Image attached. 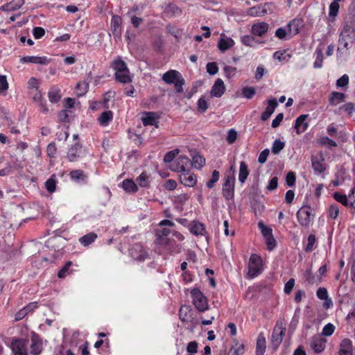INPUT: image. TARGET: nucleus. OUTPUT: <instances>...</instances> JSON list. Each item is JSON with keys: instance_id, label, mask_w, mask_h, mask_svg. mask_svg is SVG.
<instances>
[{"instance_id": "obj_1", "label": "nucleus", "mask_w": 355, "mask_h": 355, "mask_svg": "<svg viewBox=\"0 0 355 355\" xmlns=\"http://www.w3.org/2000/svg\"><path fill=\"white\" fill-rule=\"evenodd\" d=\"M111 66L115 71V77L118 81L123 83H128L132 81L127 64L121 57L115 58L112 61Z\"/></svg>"}, {"instance_id": "obj_2", "label": "nucleus", "mask_w": 355, "mask_h": 355, "mask_svg": "<svg viewBox=\"0 0 355 355\" xmlns=\"http://www.w3.org/2000/svg\"><path fill=\"white\" fill-rule=\"evenodd\" d=\"M263 270V263L261 256L257 254H251L248 262L247 277L253 279L259 275Z\"/></svg>"}, {"instance_id": "obj_3", "label": "nucleus", "mask_w": 355, "mask_h": 355, "mask_svg": "<svg viewBox=\"0 0 355 355\" xmlns=\"http://www.w3.org/2000/svg\"><path fill=\"white\" fill-rule=\"evenodd\" d=\"M286 324L284 321L276 322L271 336V344L274 349H277L281 345L286 334Z\"/></svg>"}, {"instance_id": "obj_4", "label": "nucleus", "mask_w": 355, "mask_h": 355, "mask_svg": "<svg viewBox=\"0 0 355 355\" xmlns=\"http://www.w3.org/2000/svg\"><path fill=\"white\" fill-rule=\"evenodd\" d=\"M192 302L196 309L200 312H204L209 309L207 297L198 288H193L191 291Z\"/></svg>"}, {"instance_id": "obj_5", "label": "nucleus", "mask_w": 355, "mask_h": 355, "mask_svg": "<svg viewBox=\"0 0 355 355\" xmlns=\"http://www.w3.org/2000/svg\"><path fill=\"white\" fill-rule=\"evenodd\" d=\"M235 172V166L232 165L230 171L227 174L223 184V193L226 199H230L233 196L234 178V174Z\"/></svg>"}, {"instance_id": "obj_6", "label": "nucleus", "mask_w": 355, "mask_h": 355, "mask_svg": "<svg viewBox=\"0 0 355 355\" xmlns=\"http://www.w3.org/2000/svg\"><path fill=\"white\" fill-rule=\"evenodd\" d=\"M273 7L274 5L272 3L259 4L248 9L245 14L251 17L263 16L268 13H272Z\"/></svg>"}, {"instance_id": "obj_7", "label": "nucleus", "mask_w": 355, "mask_h": 355, "mask_svg": "<svg viewBox=\"0 0 355 355\" xmlns=\"http://www.w3.org/2000/svg\"><path fill=\"white\" fill-rule=\"evenodd\" d=\"M191 168V163L189 158L186 156H179L171 166V169L181 174Z\"/></svg>"}, {"instance_id": "obj_8", "label": "nucleus", "mask_w": 355, "mask_h": 355, "mask_svg": "<svg viewBox=\"0 0 355 355\" xmlns=\"http://www.w3.org/2000/svg\"><path fill=\"white\" fill-rule=\"evenodd\" d=\"M28 341L26 339H15L10 344L14 355H28Z\"/></svg>"}, {"instance_id": "obj_9", "label": "nucleus", "mask_w": 355, "mask_h": 355, "mask_svg": "<svg viewBox=\"0 0 355 355\" xmlns=\"http://www.w3.org/2000/svg\"><path fill=\"white\" fill-rule=\"evenodd\" d=\"M297 221L303 227H309L313 218L310 206H303L297 212Z\"/></svg>"}, {"instance_id": "obj_10", "label": "nucleus", "mask_w": 355, "mask_h": 355, "mask_svg": "<svg viewBox=\"0 0 355 355\" xmlns=\"http://www.w3.org/2000/svg\"><path fill=\"white\" fill-rule=\"evenodd\" d=\"M85 155V150L83 146L79 143H76L69 149L67 153V159L70 162H76L79 158Z\"/></svg>"}, {"instance_id": "obj_11", "label": "nucleus", "mask_w": 355, "mask_h": 355, "mask_svg": "<svg viewBox=\"0 0 355 355\" xmlns=\"http://www.w3.org/2000/svg\"><path fill=\"white\" fill-rule=\"evenodd\" d=\"M235 44L234 41L225 33H221L218 41L217 46L221 53H224L232 49Z\"/></svg>"}, {"instance_id": "obj_12", "label": "nucleus", "mask_w": 355, "mask_h": 355, "mask_svg": "<svg viewBox=\"0 0 355 355\" xmlns=\"http://www.w3.org/2000/svg\"><path fill=\"white\" fill-rule=\"evenodd\" d=\"M179 180L181 184L189 187H193L197 183V176L190 170L179 174Z\"/></svg>"}, {"instance_id": "obj_13", "label": "nucleus", "mask_w": 355, "mask_h": 355, "mask_svg": "<svg viewBox=\"0 0 355 355\" xmlns=\"http://www.w3.org/2000/svg\"><path fill=\"white\" fill-rule=\"evenodd\" d=\"M308 114H301L295 121L294 128L297 135L304 132L309 128V122L306 119L309 118Z\"/></svg>"}, {"instance_id": "obj_14", "label": "nucleus", "mask_w": 355, "mask_h": 355, "mask_svg": "<svg viewBox=\"0 0 355 355\" xmlns=\"http://www.w3.org/2000/svg\"><path fill=\"white\" fill-rule=\"evenodd\" d=\"M171 231L168 228L156 229L155 234L156 236V242L157 244L163 246H166L169 244V239L168 236L170 234Z\"/></svg>"}, {"instance_id": "obj_15", "label": "nucleus", "mask_w": 355, "mask_h": 355, "mask_svg": "<svg viewBox=\"0 0 355 355\" xmlns=\"http://www.w3.org/2000/svg\"><path fill=\"white\" fill-rule=\"evenodd\" d=\"M130 253L133 259L140 261L145 260L148 256L144 247L140 243L133 245L130 250Z\"/></svg>"}, {"instance_id": "obj_16", "label": "nucleus", "mask_w": 355, "mask_h": 355, "mask_svg": "<svg viewBox=\"0 0 355 355\" xmlns=\"http://www.w3.org/2000/svg\"><path fill=\"white\" fill-rule=\"evenodd\" d=\"M354 28L349 24H345L339 35L338 40H342L343 39L346 41H349L352 44L354 43Z\"/></svg>"}, {"instance_id": "obj_17", "label": "nucleus", "mask_w": 355, "mask_h": 355, "mask_svg": "<svg viewBox=\"0 0 355 355\" xmlns=\"http://www.w3.org/2000/svg\"><path fill=\"white\" fill-rule=\"evenodd\" d=\"M20 62L46 65L51 62V59L46 56H24L20 58Z\"/></svg>"}, {"instance_id": "obj_18", "label": "nucleus", "mask_w": 355, "mask_h": 355, "mask_svg": "<svg viewBox=\"0 0 355 355\" xmlns=\"http://www.w3.org/2000/svg\"><path fill=\"white\" fill-rule=\"evenodd\" d=\"M302 25V20L299 18H295L290 21L286 27L288 31V38H292L300 32V28Z\"/></svg>"}, {"instance_id": "obj_19", "label": "nucleus", "mask_w": 355, "mask_h": 355, "mask_svg": "<svg viewBox=\"0 0 355 355\" xmlns=\"http://www.w3.org/2000/svg\"><path fill=\"white\" fill-rule=\"evenodd\" d=\"M31 94L33 96V100L34 101V102L37 103L41 112H42L43 113L48 112L49 110L46 106V101L42 97L40 92L39 90L32 91L31 92Z\"/></svg>"}, {"instance_id": "obj_20", "label": "nucleus", "mask_w": 355, "mask_h": 355, "mask_svg": "<svg viewBox=\"0 0 355 355\" xmlns=\"http://www.w3.org/2000/svg\"><path fill=\"white\" fill-rule=\"evenodd\" d=\"M42 340L41 338L33 334L31 337V343L30 344L31 354L33 355H38L42 350Z\"/></svg>"}, {"instance_id": "obj_21", "label": "nucleus", "mask_w": 355, "mask_h": 355, "mask_svg": "<svg viewBox=\"0 0 355 355\" xmlns=\"http://www.w3.org/2000/svg\"><path fill=\"white\" fill-rule=\"evenodd\" d=\"M225 87L223 81L220 78H218L211 87L210 95L214 97L219 98L225 93Z\"/></svg>"}, {"instance_id": "obj_22", "label": "nucleus", "mask_w": 355, "mask_h": 355, "mask_svg": "<svg viewBox=\"0 0 355 355\" xmlns=\"http://www.w3.org/2000/svg\"><path fill=\"white\" fill-rule=\"evenodd\" d=\"M268 24L262 21L254 24L252 26L251 31L253 35L262 37L268 32Z\"/></svg>"}, {"instance_id": "obj_23", "label": "nucleus", "mask_w": 355, "mask_h": 355, "mask_svg": "<svg viewBox=\"0 0 355 355\" xmlns=\"http://www.w3.org/2000/svg\"><path fill=\"white\" fill-rule=\"evenodd\" d=\"M189 230L196 236H205L207 233L205 225L198 221H192L189 224Z\"/></svg>"}, {"instance_id": "obj_24", "label": "nucleus", "mask_w": 355, "mask_h": 355, "mask_svg": "<svg viewBox=\"0 0 355 355\" xmlns=\"http://www.w3.org/2000/svg\"><path fill=\"white\" fill-rule=\"evenodd\" d=\"M268 107L266 108L265 111L262 112L261 119L262 121L268 120L272 114L274 112L275 108L278 105L277 101L275 98L270 99L268 101Z\"/></svg>"}, {"instance_id": "obj_25", "label": "nucleus", "mask_w": 355, "mask_h": 355, "mask_svg": "<svg viewBox=\"0 0 355 355\" xmlns=\"http://www.w3.org/2000/svg\"><path fill=\"white\" fill-rule=\"evenodd\" d=\"M352 342L348 338L343 339L339 347V355H353L352 354Z\"/></svg>"}, {"instance_id": "obj_26", "label": "nucleus", "mask_w": 355, "mask_h": 355, "mask_svg": "<svg viewBox=\"0 0 355 355\" xmlns=\"http://www.w3.org/2000/svg\"><path fill=\"white\" fill-rule=\"evenodd\" d=\"M266 349V341L263 333H260L257 339L255 355H263Z\"/></svg>"}, {"instance_id": "obj_27", "label": "nucleus", "mask_w": 355, "mask_h": 355, "mask_svg": "<svg viewBox=\"0 0 355 355\" xmlns=\"http://www.w3.org/2000/svg\"><path fill=\"white\" fill-rule=\"evenodd\" d=\"M303 277L305 281L310 285L314 284H319L321 282V277L314 275L311 268H309L303 273Z\"/></svg>"}, {"instance_id": "obj_28", "label": "nucleus", "mask_w": 355, "mask_h": 355, "mask_svg": "<svg viewBox=\"0 0 355 355\" xmlns=\"http://www.w3.org/2000/svg\"><path fill=\"white\" fill-rule=\"evenodd\" d=\"M121 18L118 15H114L111 19L110 27L111 31L114 35H119L121 34Z\"/></svg>"}, {"instance_id": "obj_29", "label": "nucleus", "mask_w": 355, "mask_h": 355, "mask_svg": "<svg viewBox=\"0 0 355 355\" xmlns=\"http://www.w3.org/2000/svg\"><path fill=\"white\" fill-rule=\"evenodd\" d=\"M180 76L181 75L178 71L169 70L163 75L162 80L167 84H173Z\"/></svg>"}, {"instance_id": "obj_30", "label": "nucleus", "mask_w": 355, "mask_h": 355, "mask_svg": "<svg viewBox=\"0 0 355 355\" xmlns=\"http://www.w3.org/2000/svg\"><path fill=\"white\" fill-rule=\"evenodd\" d=\"M121 187L123 190L130 193H136L138 191V187L132 179H125L121 182Z\"/></svg>"}, {"instance_id": "obj_31", "label": "nucleus", "mask_w": 355, "mask_h": 355, "mask_svg": "<svg viewBox=\"0 0 355 355\" xmlns=\"http://www.w3.org/2000/svg\"><path fill=\"white\" fill-rule=\"evenodd\" d=\"M311 345L315 352L320 353L325 349L326 340L321 338H317L312 340Z\"/></svg>"}, {"instance_id": "obj_32", "label": "nucleus", "mask_w": 355, "mask_h": 355, "mask_svg": "<svg viewBox=\"0 0 355 355\" xmlns=\"http://www.w3.org/2000/svg\"><path fill=\"white\" fill-rule=\"evenodd\" d=\"M345 98V94L338 92H332L329 98V103L331 105H337L343 102Z\"/></svg>"}, {"instance_id": "obj_33", "label": "nucleus", "mask_w": 355, "mask_h": 355, "mask_svg": "<svg viewBox=\"0 0 355 355\" xmlns=\"http://www.w3.org/2000/svg\"><path fill=\"white\" fill-rule=\"evenodd\" d=\"M157 115L153 112H146L141 118L144 125H153L157 122Z\"/></svg>"}, {"instance_id": "obj_34", "label": "nucleus", "mask_w": 355, "mask_h": 355, "mask_svg": "<svg viewBox=\"0 0 355 355\" xmlns=\"http://www.w3.org/2000/svg\"><path fill=\"white\" fill-rule=\"evenodd\" d=\"M97 239V234L94 232L88 233L79 239L80 243L85 247L89 246Z\"/></svg>"}, {"instance_id": "obj_35", "label": "nucleus", "mask_w": 355, "mask_h": 355, "mask_svg": "<svg viewBox=\"0 0 355 355\" xmlns=\"http://www.w3.org/2000/svg\"><path fill=\"white\" fill-rule=\"evenodd\" d=\"M112 119L113 113L112 112L108 110L101 113V114L98 118V121L101 125L107 126L108 123L112 120Z\"/></svg>"}, {"instance_id": "obj_36", "label": "nucleus", "mask_w": 355, "mask_h": 355, "mask_svg": "<svg viewBox=\"0 0 355 355\" xmlns=\"http://www.w3.org/2000/svg\"><path fill=\"white\" fill-rule=\"evenodd\" d=\"M24 3V0H13L3 6V10L6 11H15L19 9Z\"/></svg>"}, {"instance_id": "obj_37", "label": "nucleus", "mask_w": 355, "mask_h": 355, "mask_svg": "<svg viewBox=\"0 0 355 355\" xmlns=\"http://www.w3.org/2000/svg\"><path fill=\"white\" fill-rule=\"evenodd\" d=\"M61 90L58 87H53L50 89L48 93V97L51 103H57L61 98Z\"/></svg>"}, {"instance_id": "obj_38", "label": "nucleus", "mask_w": 355, "mask_h": 355, "mask_svg": "<svg viewBox=\"0 0 355 355\" xmlns=\"http://www.w3.org/2000/svg\"><path fill=\"white\" fill-rule=\"evenodd\" d=\"M136 180L140 187H148L150 182V178L146 172H143L137 177Z\"/></svg>"}, {"instance_id": "obj_39", "label": "nucleus", "mask_w": 355, "mask_h": 355, "mask_svg": "<svg viewBox=\"0 0 355 355\" xmlns=\"http://www.w3.org/2000/svg\"><path fill=\"white\" fill-rule=\"evenodd\" d=\"M191 163V167L193 166L197 169H200L204 166L205 163V159L200 155L196 154L193 157Z\"/></svg>"}, {"instance_id": "obj_40", "label": "nucleus", "mask_w": 355, "mask_h": 355, "mask_svg": "<svg viewBox=\"0 0 355 355\" xmlns=\"http://www.w3.org/2000/svg\"><path fill=\"white\" fill-rule=\"evenodd\" d=\"M349 41L344 40H338V46L337 48V55L338 56L341 57L343 54L345 53L349 49Z\"/></svg>"}, {"instance_id": "obj_41", "label": "nucleus", "mask_w": 355, "mask_h": 355, "mask_svg": "<svg viewBox=\"0 0 355 355\" xmlns=\"http://www.w3.org/2000/svg\"><path fill=\"white\" fill-rule=\"evenodd\" d=\"M191 309L189 306L183 305L180 307L179 311V318L182 322L188 321L190 315L189 313Z\"/></svg>"}, {"instance_id": "obj_42", "label": "nucleus", "mask_w": 355, "mask_h": 355, "mask_svg": "<svg viewBox=\"0 0 355 355\" xmlns=\"http://www.w3.org/2000/svg\"><path fill=\"white\" fill-rule=\"evenodd\" d=\"M315 59L313 62V67L315 69H319L322 67L323 62V53L322 49L317 48L315 51Z\"/></svg>"}, {"instance_id": "obj_43", "label": "nucleus", "mask_w": 355, "mask_h": 355, "mask_svg": "<svg viewBox=\"0 0 355 355\" xmlns=\"http://www.w3.org/2000/svg\"><path fill=\"white\" fill-rule=\"evenodd\" d=\"M45 188L50 193H53L55 191L56 180L55 175H53L45 182Z\"/></svg>"}, {"instance_id": "obj_44", "label": "nucleus", "mask_w": 355, "mask_h": 355, "mask_svg": "<svg viewBox=\"0 0 355 355\" xmlns=\"http://www.w3.org/2000/svg\"><path fill=\"white\" fill-rule=\"evenodd\" d=\"M340 6L337 2H331L329 5V17H333L332 21L334 20V18L338 15L339 12Z\"/></svg>"}, {"instance_id": "obj_45", "label": "nucleus", "mask_w": 355, "mask_h": 355, "mask_svg": "<svg viewBox=\"0 0 355 355\" xmlns=\"http://www.w3.org/2000/svg\"><path fill=\"white\" fill-rule=\"evenodd\" d=\"M258 227L260 230L263 238L272 234V228H270L269 226L266 225L263 221H259L258 223Z\"/></svg>"}, {"instance_id": "obj_46", "label": "nucleus", "mask_w": 355, "mask_h": 355, "mask_svg": "<svg viewBox=\"0 0 355 355\" xmlns=\"http://www.w3.org/2000/svg\"><path fill=\"white\" fill-rule=\"evenodd\" d=\"M333 197L336 201L341 203L343 205H344L345 207L349 206V202L347 200V197L345 194H342L339 192H335L333 194Z\"/></svg>"}, {"instance_id": "obj_47", "label": "nucleus", "mask_w": 355, "mask_h": 355, "mask_svg": "<svg viewBox=\"0 0 355 355\" xmlns=\"http://www.w3.org/2000/svg\"><path fill=\"white\" fill-rule=\"evenodd\" d=\"M285 143L282 141L280 139H275L272 144V153L275 155H277L284 148Z\"/></svg>"}, {"instance_id": "obj_48", "label": "nucleus", "mask_w": 355, "mask_h": 355, "mask_svg": "<svg viewBox=\"0 0 355 355\" xmlns=\"http://www.w3.org/2000/svg\"><path fill=\"white\" fill-rule=\"evenodd\" d=\"M312 168L318 173H322L326 170L324 164L320 160L312 159Z\"/></svg>"}, {"instance_id": "obj_49", "label": "nucleus", "mask_w": 355, "mask_h": 355, "mask_svg": "<svg viewBox=\"0 0 355 355\" xmlns=\"http://www.w3.org/2000/svg\"><path fill=\"white\" fill-rule=\"evenodd\" d=\"M197 105L198 111L204 113L209 107V103L205 97H200L198 101Z\"/></svg>"}, {"instance_id": "obj_50", "label": "nucleus", "mask_w": 355, "mask_h": 355, "mask_svg": "<svg viewBox=\"0 0 355 355\" xmlns=\"http://www.w3.org/2000/svg\"><path fill=\"white\" fill-rule=\"evenodd\" d=\"M275 36L279 40H290L288 38V31L287 28L282 27L278 28L275 31Z\"/></svg>"}, {"instance_id": "obj_51", "label": "nucleus", "mask_w": 355, "mask_h": 355, "mask_svg": "<svg viewBox=\"0 0 355 355\" xmlns=\"http://www.w3.org/2000/svg\"><path fill=\"white\" fill-rule=\"evenodd\" d=\"M316 239L314 234H309L307 239V244L304 248V250L306 252H310L313 250V246L315 243Z\"/></svg>"}, {"instance_id": "obj_52", "label": "nucleus", "mask_w": 355, "mask_h": 355, "mask_svg": "<svg viewBox=\"0 0 355 355\" xmlns=\"http://www.w3.org/2000/svg\"><path fill=\"white\" fill-rule=\"evenodd\" d=\"M264 239L266 241L267 250L271 251L276 247L277 243H276V241L272 234H271L270 236L264 237Z\"/></svg>"}, {"instance_id": "obj_53", "label": "nucleus", "mask_w": 355, "mask_h": 355, "mask_svg": "<svg viewBox=\"0 0 355 355\" xmlns=\"http://www.w3.org/2000/svg\"><path fill=\"white\" fill-rule=\"evenodd\" d=\"M219 180V172L214 170L212 172L211 178L207 182V187L211 189Z\"/></svg>"}, {"instance_id": "obj_54", "label": "nucleus", "mask_w": 355, "mask_h": 355, "mask_svg": "<svg viewBox=\"0 0 355 355\" xmlns=\"http://www.w3.org/2000/svg\"><path fill=\"white\" fill-rule=\"evenodd\" d=\"M180 153L179 149H175L173 150H171L170 152H168L164 157V161L166 163H170L171 162L175 157L178 155Z\"/></svg>"}, {"instance_id": "obj_55", "label": "nucleus", "mask_w": 355, "mask_h": 355, "mask_svg": "<svg viewBox=\"0 0 355 355\" xmlns=\"http://www.w3.org/2000/svg\"><path fill=\"white\" fill-rule=\"evenodd\" d=\"M339 211V207L337 204L331 205L329 209V216L333 219H336Z\"/></svg>"}, {"instance_id": "obj_56", "label": "nucleus", "mask_w": 355, "mask_h": 355, "mask_svg": "<svg viewBox=\"0 0 355 355\" xmlns=\"http://www.w3.org/2000/svg\"><path fill=\"white\" fill-rule=\"evenodd\" d=\"M335 331V327L331 323H328L322 329V334L323 336H331Z\"/></svg>"}, {"instance_id": "obj_57", "label": "nucleus", "mask_w": 355, "mask_h": 355, "mask_svg": "<svg viewBox=\"0 0 355 355\" xmlns=\"http://www.w3.org/2000/svg\"><path fill=\"white\" fill-rule=\"evenodd\" d=\"M296 180L295 173L293 171H289L286 176V182L288 187H293Z\"/></svg>"}, {"instance_id": "obj_58", "label": "nucleus", "mask_w": 355, "mask_h": 355, "mask_svg": "<svg viewBox=\"0 0 355 355\" xmlns=\"http://www.w3.org/2000/svg\"><path fill=\"white\" fill-rule=\"evenodd\" d=\"M70 178L74 180H83L85 178V175L83 171L81 170H74L70 172Z\"/></svg>"}, {"instance_id": "obj_59", "label": "nucleus", "mask_w": 355, "mask_h": 355, "mask_svg": "<svg viewBox=\"0 0 355 355\" xmlns=\"http://www.w3.org/2000/svg\"><path fill=\"white\" fill-rule=\"evenodd\" d=\"M348 84H349V76L347 74L343 75L336 81L337 87H343L347 86Z\"/></svg>"}, {"instance_id": "obj_60", "label": "nucleus", "mask_w": 355, "mask_h": 355, "mask_svg": "<svg viewBox=\"0 0 355 355\" xmlns=\"http://www.w3.org/2000/svg\"><path fill=\"white\" fill-rule=\"evenodd\" d=\"M207 71L210 75H215L218 71V67L215 62H209L206 66Z\"/></svg>"}, {"instance_id": "obj_61", "label": "nucleus", "mask_w": 355, "mask_h": 355, "mask_svg": "<svg viewBox=\"0 0 355 355\" xmlns=\"http://www.w3.org/2000/svg\"><path fill=\"white\" fill-rule=\"evenodd\" d=\"M278 187V178L275 176V177H272L269 182H268V184L267 186V189L270 191H272L274 190H275Z\"/></svg>"}, {"instance_id": "obj_62", "label": "nucleus", "mask_w": 355, "mask_h": 355, "mask_svg": "<svg viewBox=\"0 0 355 355\" xmlns=\"http://www.w3.org/2000/svg\"><path fill=\"white\" fill-rule=\"evenodd\" d=\"M295 286V279L291 278L284 285V291L286 294L288 295L291 293Z\"/></svg>"}, {"instance_id": "obj_63", "label": "nucleus", "mask_w": 355, "mask_h": 355, "mask_svg": "<svg viewBox=\"0 0 355 355\" xmlns=\"http://www.w3.org/2000/svg\"><path fill=\"white\" fill-rule=\"evenodd\" d=\"M173 84L175 85V88L177 92H182L183 85H184V80L183 79L182 76L179 78H178Z\"/></svg>"}, {"instance_id": "obj_64", "label": "nucleus", "mask_w": 355, "mask_h": 355, "mask_svg": "<svg viewBox=\"0 0 355 355\" xmlns=\"http://www.w3.org/2000/svg\"><path fill=\"white\" fill-rule=\"evenodd\" d=\"M33 34L35 39H40L45 34V31L42 27H35L33 30Z\"/></svg>"}]
</instances>
